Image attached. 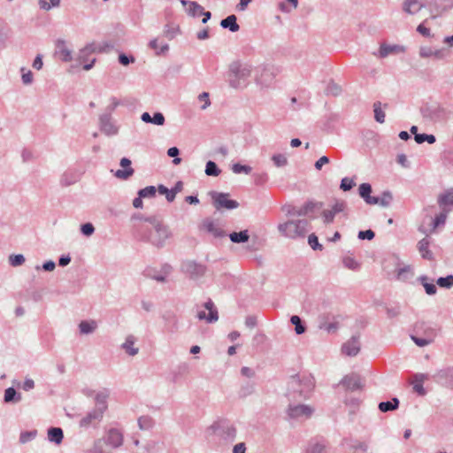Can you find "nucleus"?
<instances>
[{
    "instance_id": "f257e3e1",
    "label": "nucleus",
    "mask_w": 453,
    "mask_h": 453,
    "mask_svg": "<svg viewBox=\"0 0 453 453\" xmlns=\"http://www.w3.org/2000/svg\"><path fill=\"white\" fill-rule=\"evenodd\" d=\"M315 388V379L311 373H297L289 377L286 396L289 402L309 399Z\"/></svg>"
},
{
    "instance_id": "f03ea898",
    "label": "nucleus",
    "mask_w": 453,
    "mask_h": 453,
    "mask_svg": "<svg viewBox=\"0 0 453 453\" xmlns=\"http://www.w3.org/2000/svg\"><path fill=\"white\" fill-rule=\"evenodd\" d=\"M145 222L150 223L151 228L149 229L145 226L140 227L139 233L142 239L157 248L164 247L166 240L172 236L169 227L156 216L148 217Z\"/></svg>"
},
{
    "instance_id": "7ed1b4c3",
    "label": "nucleus",
    "mask_w": 453,
    "mask_h": 453,
    "mask_svg": "<svg viewBox=\"0 0 453 453\" xmlns=\"http://www.w3.org/2000/svg\"><path fill=\"white\" fill-rule=\"evenodd\" d=\"M252 73V66L240 61H234L229 65L226 73V81L234 89H243L249 85V78Z\"/></svg>"
},
{
    "instance_id": "20e7f679",
    "label": "nucleus",
    "mask_w": 453,
    "mask_h": 453,
    "mask_svg": "<svg viewBox=\"0 0 453 453\" xmlns=\"http://www.w3.org/2000/svg\"><path fill=\"white\" fill-rule=\"evenodd\" d=\"M309 222L306 219L288 220L278 225L280 234L289 239L303 238L308 232Z\"/></svg>"
},
{
    "instance_id": "39448f33",
    "label": "nucleus",
    "mask_w": 453,
    "mask_h": 453,
    "mask_svg": "<svg viewBox=\"0 0 453 453\" xmlns=\"http://www.w3.org/2000/svg\"><path fill=\"white\" fill-rule=\"evenodd\" d=\"M422 114L434 123H441L447 121L452 116V111L441 105H433L423 109Z\"/></svg>"
},
{
    "instance_id": "423d86ee",
    "label": "nucleus",
    "mask_w": 453,
    "mask_h": 453,
    "mask_svg": "<svg viewBox=\"0 0 453 453\" xmlns=\"http://www.w3.org/2000/svg\"><path fill=\"white\" fill-rule=\"evenodd\" d=\"M296 402H289L286 413L289 419L301 420L310 418L314 409L308 404L296 403Z\"/></svg>"
},
{
    "instance_id": "0eeeda50",
    "label": "nucleus",
    "mask_w": 453,
    "mask_h": 453,
    "mask_svg": "<svg viewBox=\"0 0 453 453\" xmlns=\"http://www.w3.org/2000/svg\"><path fill=\"white\" fill-rule=\"evenodd\" d=\"M211 428L216 435L226 443L233 442L236 438V428L234 425L226 422H219L211 425Z\"/></svg>"
},
{
    "instance_id": "6e6552de",
    "label": "nucleus",
    "mask_w": 453,
    "mask_h": 453,
    "mask_svg": "<svg viewBox=\"0 0 453 453\" xmlns=\"http://www.w3.org/2000/svg\"><path fill=\"white\" fill-rule=\"evenodd\" d=\"M210 196L214 208L218 211L221 209L234 210L239 207V203L230 199L228 193L211 191Z\"/></svg>"
},
{
    "instance_id": "1a4fd4ad",
    "label": "nucleus",
    "mask_w": 453,
    "mask_h": 453,
    "mask_svg": "<svg viewBox=\"0 0 453 453\" xmlns=\"http://www.w3.org/2000/svg\"><path fill=\"white\" fill-rule=\"evenodd\" d=\"M181 271L190 280H196L205 275L207 267L205 265L197 263L194 260H187L181 264Z\"/></svg>"
},
{
    "instance_id": "9d476101",
    "label": "nucleus",
    "mask_w": 453,
    "mask_h": 453,
    "mask_svg": "<svg viewBox=\"0 0 453 453\" xmlns=\"http://www.w3.org/2000/svg\"><path fill=\"white\" fill-rule=\"evenodd\" d=\"M275 78L274 71L272 67L259 66L256 71L255 82L262 88H268Z\"/></svg>"
},
{
    "instance_id": "9b49d317",
    "label": "nucleus",
    "mask_w": 453,
    "mask_h": 453,
    "mask_svg": "<svg viewBox=\"0 0 453 453\" xmlns=\"http://www.w3.org/2000/svg\"><path fill=\"white\" fill-rule=\"evenodd\" d=\"M104 413L101 411L93 409L89 411L84 417H82L79 422L81 428L88 429L89 427H96L102 421Z\"/></svg>"
},
{
    "instance_id": "f8f14e48",
    "label": "nucleus",
    "mask_w": 453,
    "mask_h": 453,
    "mask_svg": "<svg viewBox=\"0 0 453 453\" xmlns=\"http://www.w3.org/2000/svg\"><path fill=\"white\" fill-rule=\"evenodd\" d=\"M104 444H107L113 449H118L123 444V434L117 428H110L104 438L102 439Z\"/></svg>"
},
{
    "instance_id": "ddd939ff",
    "label": "nucleus",
    "mask_w": 453,
    "mask_h": 453,
    "mask_svg": "<svg viewBox=\"0 0 453 453\" xmlns=\"http://www.w3.org/2000/svg\"><path fill=\"white\" fill-rule=\"evenodd\" d=\"M100 130L106 135H115L119 132V127L112 122L110 113L102 114L99 117Z\"/></svg>"
},
{
    "instance_id": "4468645a",
    "label": "nucleus",
    "mask_w": 453,
    "mask_h": 453,
    "mask_svg": "<svg viewBox=\"0 0 453 453\" xmlns=\"http://www.w3.org/2000/svg\"><path fill=\"white\" fill-rule=\"evenodd\" d=\"M347 390L356 391L364 388V381L360 375L351 373L344 376L340 382Z\"/></svg>"
},
{
    "instance_id": "2eb2a0df",
    "label": "nucleus",
    "mask_w": 453,
    "mask_h": 453,
    "mask_svg": "<svg viewBox=\"0 0 453 453\" xmlns=\"http://www.w3.org/2000/svg\"><path fill=\"white\" fill-rule=\"evenodd\" d=\"M449 50L445 48L433 49L431 47L423 46L419 49V56L421 58H434L437 60H441L449 56Z\"/></svg>"
},
{
    "instance_id": "dca6fc26",
    "label": "nucleus",
    "mask_w": 453,
    "mask_h": 453,
    "mask_svg": "<svg viewBox=\"0 0 453 453\" xmlns=\"http://www.w3.org/2000/svg\"><path fill=\"white\" fill-rule=\"evenodd\" d=\"M434 377L437 381L442 382L446 388H453V366L437 371Z\"/></svg>"
},
{
    "instance_id": "f3484780",
    "label": "nucleus",
    "mask_w": 453,
    "mask_h": 453,
    "mask_svg": "<svg viewBox=\"0 0 453 453\" xmlns=\"http://www.w3.org/2000/svg\"><path fill=\"white\" fill-rule=\"evenodd\" d=\"M343 354L349 357H355L360 351V342L358 335H353L349 341H347L342 347Z\"/></svg>"
},
{
    "instance_id": "a211bd4d",
    "label": "nucleus",
    "mask_w": 453,
    "mask_h": 453,
    "mask_svg": "<svg viewBox=\"0 0 453 453\" xmlns=\"http://www.w3.org/2000/svg\"><path fill=\"white\" fill-rule=\"evenodd\" d=\"M56 54L63 62H70L73 59L72 50L68 49L63 39H58L56 42Z\"/></svg>"
},
{
    "instance_id": "6ab92c4d",
    "label": "nucleus",
    "mask_w": 453,
    "mask_h": 453,
    "mask_svg": "<svg viewBox=\"0 0 453 453\" xmlns=\"http://www.w3.org/2000/svg\"><path fill=\"white\" fill-rule=\"evenodd\" d=\"M119 165L121 167L125 168L124 170H117L114 175L120 180H127L134 174V169L131 167V160L127 157H123L120 159Z\"/></svg>"
},
{
    "instance_id": "aec40b11",
    "label": "nucleus",
    "mask_w": 453,
    "mask_h": 453,
    "mask_svg": "<svg viewBox=\"0 0 453 453\" xmlns=\"http://www.w3.org/2000/svg\"><path fill=\"white\" fill-rule=\"evenodd\" d=\"M403 51H404V48L403 46L396 45V44L388 45L386 43H381L379 52L377 54L373 53V55L377 56L380 58H385L391 54H397L399 52H403Z\"/></svg>"
},
{
    "instance_id": "412c9836",
    "label": "nucleus",
    "mask_w": 453,
    "mask_h": 453,
    "mask_svg": "<svg viewBox=\"0 0 453 453\" xmlns=\"http://www.w3.org/2000/svg\"><path fill=\"white\" fill-rule=\"evenodd\" d=\"M428 374L426 373H416L413 376V390L419 395H425L426 394V389L423 387V383L428 380Z\"/></svg>"
},
{
    "instance_id": "4be33fe9",
    "label": "nucleus",
    "mask_w": 453,
    "mask_h": 453,
    "mask_svg": "<svg viewBox=\"0 0 453 453\" xmlns=\"http://www.w3.org/2000/svg\"><path fill=\"white\" fill-rule=\"evenodd\" d=\"M424 6L420 0H404L403 3V12L411 15L418 13Z\"/></svg>"
},
{
    "instance_id": "5701e85b",
    "label": "nucleus",
    "mask_w": 453,
    "mask_h": 453,
    "mask_svg": "<svg viewBox=\"0 0 453 453\" xmlns=\"http://www.w3.org/2000/svg\"><path fill=\"white\" fill-rule=\"evenodd\" d=\"M220 26L224 29H229V31L235 33L239 31L240 26L237 23V18L234 14H231L220 21Z\"/></svg>"
},
{
    "instance_id": "b1692460",
    "label": "nucleus",
    "mask_w": 453,
    "mask_h": 453,
    "mask_svg": "<svg viewBox=\"0 0 453 453\" xmlns=\"http://www.w3.org/2000/svg\"><path fill=\"white\" fill-rule=\"evenodd\" d=\"M430 242L427 238H423L418 243V250L424 259L433 260V252L429 250Z\"/></svg>"
},
{
    "instance_id": "393cba45",
    "label": "nucleus",
    "mask_w": 453,
    "mask_h": 453,
    "mask_svg": "<svg viewBox=\"0 0 453 453\" xmlns=\"http://www.w3.org/2000/svg\"><path fill=\"white\" fill-rule=\"evenodd\" d=\"M47 434L48 440L57 445H59L64 439V433L60 427H50Z\"/></svg>"
},
{
    "instance_id": "a878e982",
    "label": "nucleus",
    "mask_w": 453,
    "mask_h": 453,
    "mask_svg": "<svg viewBox=\"0 0 453 453\" xmlns=\"http://www.w3.org/2000/svg\"><path fill=\"white\" fill-rule=\"evenodd\" d=\"M22 400V395L20 393L17 392L16 389L12 387L8 388L4 391V402L6 403H17Z\"/></svg>"
},
{
    "instance_id": "bb28decb",
    "label": "nucleus",
    "mask_w": 453,
    "mask_h": 453,
    "mask_svg": "<svg viewBox=\"0 0 453 453\" xmlns=\"http://www.w3.org/2000/svg\"><path fill=\"white\" fill-rule=\"evenodd\" d=\"M97 51V47L96 45V43L92 42V43H88L87 44L83 49H81L79 52V56H78V61L80 63H85L87 61H88V57L89 55H91L92 53Z\"/></svg>"
},
{
    "instance_id": "cd10ccee",
    "label": "nucleus",
    "mask_w": 453,
    "mask_h": 453,
    "mask_svg": "<svg viewBox=\"0 0 453 453\" xmlns=\"http://www.w3.org/2000/svg\"><path fill=\"white\" fill-rule=\"evenodd\" d=\"M429 278L426 275H420L418 278V281L424 287L425 291L429 296H434L437 292V288L434 284V280H431V282H428Z\"/></svg>"
},
{
    "instance_id": "c85d7f7f",
    "label": "nucleus",
    "mask_w": 453,
    "mask_h": 453,
    "mask_svg": "<svg viewBox=\"0 0 453 453\" xmlns=\"http://www.w3.org/2000/svg\"><path fill=\"white\" fill-rule=\"evenodd\" d=\"M134 342H135V337L134 335H128L127 338H126V341L125 342L121 345V348L129 355V356H135L139 349L138 348H134Z\"/></svg>"
},
{
    "instance_id": "c756f323",
    "label": "nucleus",
    "mask_w": 453,
    "mask_h": 453,
    "mask_svg": "<svg viewBox=\"0 0 453 453\" xmlns=\"http://www.w3.org/2000/svg\"><path fill=\"white\" fill-rule=\"evenodd\" d=\"M108 393L106 392H99L96 395V407L94 409H96L97 411H101L102 413H104L105 411L108 408L107 405V398H108Z\"/></svg>"
},
{
    "instance_id": "7c9ffc66",
    "label": "nucleus",
    "mask_w": 453,
    "mask_h": 453,
    "mask_svg": "<svg viewBox=\"0 0 453 453\" xmlns=\"http://www.w3.org/2000/svg\"><path fill=\"white\" fill-rule=\"evenodd\" d=\"M203 228L213 234L215 237H222L224 236V231L220 228L217 227L214 222L210 219H205L203 222Z\"/></svg>"
},
{
    "instance_id": "2f4dec72",
    "label": "nucleus",
    "mask_w": 453,
    "mask_h": 453,
    "mask_svg": "<svg viewBox=\"0 0 453 453\" xmlns=\"http://www.w3.org/2000/svg\"><path fill=\"white\" fill-rule=\"evenodd\" d=\"M97 327L95 320H82L79 324V329L81 334H92Z\"/></svg>"
},
{
    "instance_id": "473e14b6",
    "label": "nucleus",
    "mask_w": 453,
    "mask_h": 453,
    "mask_svg": "<svg viewBox=\"0 0 453 453\" xmlns=\"http://www.w3.org/2000/svg\"><path fill=\"white\" fill-rule=\"evenodd\" d=\"M399 407V400L396 397H393L391 401L380 402L378 405L379 410L381 412H388L395 411Z\"/></svg>"
},
{
    "instance_id": "72a5a7b5",
    "label": "nucleus",
    "mask_w": 453,
    "mask_h": 453,
    "mask_svg": "<svg viewBox=\"0 0 453 453\" xmlns=\"http://www.w3.org/2000/svg\"><path fill=\"white\" fill-rule=\"evenodd\" d=\"M229 239L234 243H244L249 241L250 234L248 230L233 232L229 234Z\"/></svg>"
},
{
    "instance_id": "f704fd0d",
    "label": "nucleus",
    "mask_w": 453,
    "mask_h": 453,
    "mask_svg": "<svg viewBox=\"0 0 453 453\" xmlns=\"http://www.w3.org/2000/svg\"><path fill=\"white\" fill-rule=\"evenodd\" d=\"M316 206H317V203H312V202H308L303 206L299 208L297 212H293L290 210H288L287 211V214L288 215H293V216H306L311 211H312L315 209Z\"/></svg>"
},
{
    "instance_id": "c9c22d12",
    "label": "nucleus",
    "mask_w": 453,
    "mask_h": 453,
    "mask_svg": "<svg viewBox=\"0 0 453 453\" xmlns=\"http://www.w3.org/2000/svg\"><path fill=\"white\" fill-rule=\"evenodd\" d=\"M304 453H326V444L323 441H311Z\"/></svg>"
},
{
    "instance_id": "e433bc0d",
    "label": "nucleus",
    "mask_w": 453,
    "mask_h": 453,
    "mask_svg": "<svg viewBox=\"0 0 453 453\" xmlns=\"http://www.w3.org/2000/svg\"><path fill=\"white\" fill-rule=\"evenodd\" d=\"M204 308L209 311L208 323H214L219 319L218 311L213 302L209 299L204 303Z\"/></svg>"
},
{
    "instance_id": "4c0bfd02",
    "label": "nucleus",
    "mask_w": 453,
    "mask_h": 453,
    "mask_svg": "<svg viewBox=\"0 0 453 453\" xmlns=\"http://www.w3.org/2000/svg\"><path fill=\"white\" fill-rule=\"evenodd\" d=\"M298 6V0H284L279 3L278 9L283 13H289Z\"/></svg>"
},
{
    "instance_id": "58836bf2",
    "label": "nucleus",
    "mask_w": 453,
    "mask_h": 453,
    "mask_svg": "<svg viewBox=\"0 0 453 453\" xmlns=\"http://www.w3.org/2000/svg\"><path fill=\"white\" fill-rule=\"evenodd\" d=\"M149 47L155 50V54L157 56L165 55L169 50V45L167 43H165L159 47L157 38L152 39L149 42Z\"/></svg>"
},
{
    "instance_id": "ea45409f",
    "label": "nucleus",
    "mask_w": 453,
    "mask_h": 453,
    "mask_svg": "<svg viewBox=\"0 0 453 453\" xmlns=\"http://www.w3.org/2000/svg\"><path fill=\"white\" fill-rule=\"evenodd\" d=\"M290 322L295 326V331L296 334H302L306 331V326L303 323L301 318L297 315H293L290 318Z\"/></svg>"
},
{
    "instance_id": "a19ab883",
    "label": "nucleus",
    "mask_w": 453,
    "mask_h": 453,
    "mask_svg": "<svg viewBox=\"0 0 453 453\" xmlns=\"http://www.w3.org/2000/svg\"><path fill=\"white\" fill-rule=\"evenodd\" d=\"M438 203L440 206L453 205V188H449L441 195L438 198Z\"/></svg>"
},
{
    "instance_id": "79ce46f5",
    "label": "nucleus",
    "mask_w": 453,
    "mask_h": 453,
    "mask_svg": "<svg viewBox=\"0 0 453 453\" xmlns=\"http://www.w3.org/2000/svg\"><path fill=\"white\" fill-rule=\"evenodd\" d=\"M346 406L349 408V412L350 415H355L359 408L360 400L356 397H349L344 401Z\"/></svg>"
},
{
    "instance_id": "37998d69",
    "label": "nucleus",
    "mask_w": 453,
    "mask_h": 453,
    "mask_svg": "<svg viewBox=\"0 0 453 453\" xmlns=\"http://www.w3.org/2000/svg\"><path fill=\"white\" fill-rule=\"evenodd\" d=\"M413 276V270L410 265H405L397 270L396 277L399 280H407Z\"/></svg>"
},
{
    "instance_id": "c03bdc74",
    "label": "nucleus",
    "mask_w": 453,
    "mask_h": 453,
    "mask_svg": "<svg viewBox=\"0 0 453 453\" xmlns=\"http://www.w3.org/2000/svg\"><path fill=\"white\" fill-rule=\"evenodd\" d=\"M138 426L141 430H149L153 427L154 420L148 415L141 416L138 418Z\"/></svg>"
},
{
    "instance_id": "a18cd8bd",
    "label": "nucleus",
    "mask_w": 453,
    "mask_h": 453,
    "mask_svg": "<svg viewBox=\"0 0 453 453\" xmlns=\"http://www.w3.org/2000/svg\"><path fill=\"white\" fill-rule=\"evenodd\" d=\"M221 173V170L218 167L215 162L208 161L205 165V173L208 176H219Z\"/></svg>"
},
{
    "instance_id": "49530a36",
    "label": "nucleus",
    "mask_w": 453,
    "mask_h": 453,
    "mask_svg": "<svg viewBox=\"0 0 453 453\" xmlns=\"http://www.w3.org/2000/svg\"><path fill=\"white\" fill-rule=\"evenodd\" d=\"M436 284L442 288L449 289L453 287V275L449 274L446 277H440L436 280Z\"/></svg>"
},
{
    "instance_id": "de8ad7c7",
    "label": "nucleus",
    "mask_w": 453,
    "mask_h": 453,
    "mask_svg": "<svg viewBox=\"0 0 453 453\" xmlns=\"http://www.w3.org/2000/svg\"><path fill=\"white\" fill-rule=\"evenodd\" d=\"M414 140L418 144L425 142H427L429 144H433L435 142L436 138L434 134H419L414 136Z\"/></svg>"
},
{
    "instance_id": "09e8293b",
    "label": "nucleus",
    "mask_w": 453,
    "mask_h": 453,
    "mask_svg": "<svg viewBox=\"0 0 453 453\" xmlns=\"http://www.w3.org/2000/svg\"><path fill=\"white\" fill-rule=\"evenodd\" d=\"M39 6L42 10L50 11L51 8L58 7L60 0H38Z\"/></svg>"
},
{
    "instance_id": "8fccbe9b",
    "label": "nucleus",
    "mask_w": 453,
    "mask_h": 453,
    "mask_svg": "<svg viewBox=\"0 0 453 453\" xmlns=\"http://www.w3.org/2000/svg\"><path fill=\"white\" fill-rule=\"evenodd\" d=\"M380 102H375L373 104L374 108V119L379 123H384L385 122V113L380 108Z\"/></svg>"
},
{
    "instance_id": "3c124183",
    "label": "nucleus",
    "mask_w": 453,
    "mask_h": 453,
    "mask_svg": "<svg viewBox=\"0 0 453 453\" xmlns=\"http://www.w3.org/2000/svg\"><path fill=\"white\" fill-rule=\"evenodd\" d=\"M36 435H37L36 430L22 432L19 435V442L22 444H25V443L34 440L36 437Z\"/></svg>"
},
{
    "instance_id": "603ef678",
    "label": "nucleus",
    "mask_w": 453,
    "mask_h": 453,
    "mask_svg": "<svg viewBox=\"0 0 453 453\" xmlns=\"http://www.w3.org/2000/svg\"><path fill=\"white\" fill-rule=\"evenodd\" d=\"M203 6H201L196 2H189V7L187 10L188 14L192 17H197L200 16V13H202Z\"/></svg>"
},
{
    "instance_id": "864d4df0",
    "label": "nucleus",
    "mask_w": 453,
    "mask_h": 453,
    "mask_svg": "<svg viewBox=\"0 0 453 453\" xmlns=\"http://www.w3.org/2000/svg\"><path fill=\"white\" fill-rule=\"evenodd\" d=\"M272 160L277 167H283L288 165V158L284 154H274L272 157Z\"/></svg>"
},
{
    "instance_id": "5fc2aeb1",
    "label": "nucleus",
    "mask_w": 453,
    "mask_h": 453,
    "mask_svg": "<svg viewBox=\"0 0 453 453\" xmlns=\"http://www.w3.org/2000/svg\"><path fill=\"white\" fill-rule=\"evenodd\" d=\"M393 200V196L389 191H384L379 197V205L388 207Z\"/></svg>"
},
{
    "instance_id": "6e6d98bb",
    "label": "nucleus",
    "mask_w": 453,
    "mask_h": 453,
    "mask_svg": "<svg viewBox=\"0 0 453 453\" xmlns=\"http://www.w3.org/2000/svg\"><path fill=\"white\" fill-rule=\"evenodd\" d=\"M157 192V188L154 186H148L144 188H142L138 191V195L140 197L147 198L155 196Z\"/></svg>"
},
{
    "instance_id": "4d7b16f0",
    "label": "nucleus",
    "mask_w": 453,
    "mask_h": 453,
    "mask_svg": "<svg viewBox=\"0 0 453 453\" xmlns=\"http://www.w3.org/2000/svg\"><path fill=\"white\" fill-rule=\"evenodd\" d=\"M342 262L344 266L350 270H358L360 267L359 263L357 262L354 257L349 256L344 257Z\"/></svg>"
},
{
    "instance_id": "13d9d810",
    "label": "nucleus",
    "mask_w": 453,
    "mask_h": 453,
    "mask_svg": "<svg viewBox=\"0 0 453 453\" xmlns=\"http://www.w3.org/2000/svg\"><path fill=\"white\" fill-rule=\"evenodd\" d=\"M325 92L326 95H332L335 96L341 94L342 88L339 85L331 81L327 84Z\"/></svg>"
},
{
    "instance_id": "bf43d9fd",
    "label": "nucleus",
    "mask_w": 453,
    "mask_h": 453,
    "mask_svg": "<svg viewBox=\"0 0 453 453\" xmlns=\"http://www.w3.org/2000/svg\"><path fill=\"white\" fill-rule=\"evenodd\" d=\"M359 196L366 200L372 193V186L369 183H362L358 188Z\"/></svg>"
},
{
    "instance_id": "052dcab7",
    "label": "nucleus",
    "mask_w": 453,
    "mask_h": 453,
    "mask_svg": "<svg viewBox=\"0 0 453 453\" xmlns=\"http://www.w3.org/2000/svg\"><path fill=\"white\" fill-rule=\"evenodd\" d=\"M386 313L388 319L397 318L401 314V305L396 304L392 307H386Z\"/></svg>"
},
{
    "instance_id": "680f3d73",
    "label": "nucleus",
    "mask_w": 453,
    "mask_h": 453,
    "mask_svg": "<svg viewBox=\"0 0 453 453\" xmlns=\"http://www.w3.org/2000/svg\"><path fill=\"white\" fill-rule=\"evenodd\" d=\"M232 170L234 173H244L249 174L251 173L252 168L250 165H241L239 163L234 164L232 166Z\"/></svg>"
},
{
    "instance_id": "e2e57ef3",
    "label": "nucleus",
    "mask_w": 453,
    "mask_h": 453,
    "mask_svg": "<svg viewBox=\"0 0 453 453\" xmlns=\"http://www.w3.org/2000/svg\"><path fill=\"white\" fill-rule=\"evenodd\" d=\"M255 388H254V385L252 383H246L245 385H242V388H240V396L242 397H246L248 395H250L251 394H253Z\"/></svg>"
},
{
    "instance_id": "0e129e2a",
    "label": "nucleus",
    "mask_w": 453,
    "mask_h": 453,
    "mask_svg": "<svg viewBox=\"0 0 453 453\" xmlns=\"http://www.w3.org/2000/svg\"><path fill=\"white\" fill-rule=\"evenodd\" d=\"M308 243L314 250H322L323 246L319 242L318 237L315 234H311L308 237Z\"/></svg>"
},
{
    "instance_id": "69168bd1",
    "label": "nucleus",
    "mask_w": 453,
    "mask_h": 453,
    "mask_svg": "<svg viewBox=\"0 0 453 453\" xmlns=\"http://www.w3.org/2000/svg\"><path fill=\"white\" fill-rule=\"evenodd\" d=\"M179 33V28L166 25L164 28V35L169 40H173Z\"/></svg>"
},
{
    "instance_id": "338daca9",
    "label": "nucleus",
    "mask_w": 453,
    "mask_h": 453,
    "mask_svg": "<svg viewBox=\"0 0 453 453\" xmlns=\"http://www.w3.org/2000/svg\"><path fill=\"white\" fill-rule=\"evenodd\" d=\"M356 185L355 181L353 179H350V178H348V177H344L341 180V185H340V188L341 189H342L343 191H349L354 186Z\"/></svg>"
},
{
    "instance_id": "774afa93",
    "label": "nucleus",
    "mask_w": 453,
    "mask_h": 453,
    "mask_svg": "<svg viewBox=\"0 0 453 453\" xmlns=\"http://www.w3.org/2000/svg\"><path fill=\"white\" fill-rule=\"evenodd\" d=\"M91 453H111L109 451H105L104 449V442L103 440L98 439L95 441L93 449H91Z\"/></svg>"
}]
</instances>
